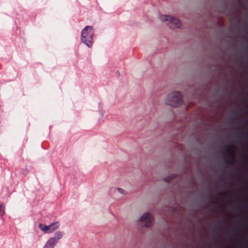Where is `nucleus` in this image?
Instances as JSON below:
<instances>
[{"mask_svg":"<svg viewBox=\"0 0 248 248\" xmlns=\"http://www.w3.org/2000/svg\"><path fill=\"white\" fill-rule=\"evenodd\" d=\"M117 190L119 193L123 194H125V191L124 189H123L121 188H118Z\"/></svg>","mask_w":248,"mask_h":248,"instance_id":"11","label":"nucleus"},{"mask_svg":"<svg viewBox=\"0 0 248 248\" xmlns=\"http://www.w3.org/2000/svg\"><path fill=\"white\" fill-rule=\"evenodd\" d=\"M59 222H55L48 226L44 225L43 224H40L39 225V227L43 232L49 233L54 232L56 229L59 228Z\"/></svg>","mask_w":248,"mask_h":248,"instance_id":"4","label":"nucleus"},{"mask_svg":"<svg viewBox=\"0 0 248 248\" xmlns=\"http://www.w3.org/2000/svg\"><path fill=\"white\" fill-rule=\"evenodd\" d=\"M160 18L162 21L168 22L169 26L173 28H177L181 25V22L178 19L170 16L162 15Z\"/></svg>","mask_w":248,"mask_h":248,"instance_id":"3","label":"nucleus"},{"mask_svg":"<svg viewBox=\"0 0 248 248\" xmlns=\"http://www.w3.org/2000/svg\"><path fill=\"white\" fill-rule=\"evenodd\" d=\"M54 226H53V227H51L50 228L51 229H53V228H54Z\"/></svg>","mask_w":248,"mask_h":248,"instance_id":"15","label":"nucleus"},{"mask_svg":"<svg viewBox=\"0 0 248 248\" xmlns=\"http://www.w3.org/2000/svg\"><path fill=\"white\" fill-rule=\"evenodd\" d=\"M64 232H63L58 231L56 232L54 234V237H52V238H54V239L57 241V244L58 243V241L62 237Z\"/></svg>","mask_w":248,"mask_h":248,"instance_id":"8","label":"nucleus"},{"mask_svg":"<svg viewBox=\"0 0 248 248\" xmlns=\"http://www.w3.org/2000/svg\"><path fill=\"white\" fill-rule=\"evenodd\" d=\"M176 178V175L175 174H172L170 176L165 178L164 179V181L167 183H170L173 181Z\"/></svg>","mask_w":248,"mask_h":248,"instance_id":"9","label":"nucleus"},{"mask_svg":"<svg viewBox=\"0 0 248 248\" xmlns=\"http://www.w3.org/2000/svg\"><path fill=\"white\" fill-rule=\"evenodd\" d=\"M166 103L170 106L176 107L182 103V94L180 92H175L169 94L166 99Z\"/></svg>","mask_w":248,"mask_h":248,"instance_id":"1","label":"nucleus"},{"mask_svg":"<svg viewBox=\"0 0 248 248\" xmlns=\"http://www.w3.org/2000/svg\"><path fill=\"white\" fill-rule=\"evenodd\" d=\"M93 28L92 26H87L82 30L81 32V40L82 43L90 47L92 45Z\"/></svg>","mask_w":248,"mask_h":248,"instance_id":"2","label":"nucleus"},{"mask_svg":"<svg viewBox=\"0 0 248 248\" xmlns=\"http://www.w3.org/2000/svg\"><path fill=\"white\" fill-rule=\"evenodd\" d=\"M56 244L57 241L54 238H51L47 241L44 248H54Z\"/></svg>","mask_w":248,"mask_h":248,"instance_id":"7","label":"nucleus"},{"mask_svg":"<svg viewBox=\"0 0 248 248\" xmlns=\"http://www.w3.org/2000/svg\"><path fill=\"white\" fill-rule=\"evenodd\" d=\"M234 149V146L232 145H227L225 146V150L226 153L228 155L229 157L231 158V161H228L227 159H225V162L229 164L232 163V160L234 158V154L233 153V150Z\"/></svg>","mask_w":248,"mask_h":248,"instance_id":"6","label":"nucleus"},{"mask_svg":"<svg viewBox=\"0 0 248 248\" xmlns=\"http://www.w3.org/2000/svg\"><path fill=\"white\" fill-rule=\"evenodd\" d=\"M211 203H214V202L212 201L211 202Z\"/></svg>","mask_w":248,"mask_h":248,"instance_id":"14","label":"nucleus"},{"mask_svg":"<svg viewBox=\"0 0 248 248\" xmlns=\"http://www.w3.org/2000/svg\"><path fill=\"white\" fill-rule=\"evenodd\" d=\"M236 135H237V137L238 139H239L240 138V134L239 133H236Z\"/></svg>","mask_w":248,"mask_h":248,"instance_id":"12","label":"nucleus"},{"mask_svg":"<svg viewBox=\"0 0 248 248\" xmlns=\"http://www.w3.org/2000/svg\"><path fill=\"white\" fill-rule=\"evenodd\" d=\"M5 207L4 205L0 204V216L2 217L5 213Z\"/></svg>","mask_w":248,"mask_h":248,"instance_id":"10","label":"nucleus"},{"mask_svg":"<svg viewBox=\"0 0 248 248\" xmlns=\"http://www.w3.org/2000/svg\"><path fill=\"white\" fill-rule=\"evenodd\" d=\"M228 191H227L225 193H220V195H224L225 194H227L228 193Z\"/></svg>","mask_w":248,"mask_h":248,"instance_id":"13","label":"nucleus"},{"mask_svg":"<svg viewBox=\"0 0 248 248\" xmlns=\"http://www.w3.org/2000/svg\"><path fill=\"white\" fill-rule=\"evenodd\" d=\"M140 221L144 223L145 227H150L153 221V217L151 214L145 213L140 217Z\"/></svg>","mask_w":248,"mask_h":248,"instance_id":"5","label":"nucleus"}]
</instances>
